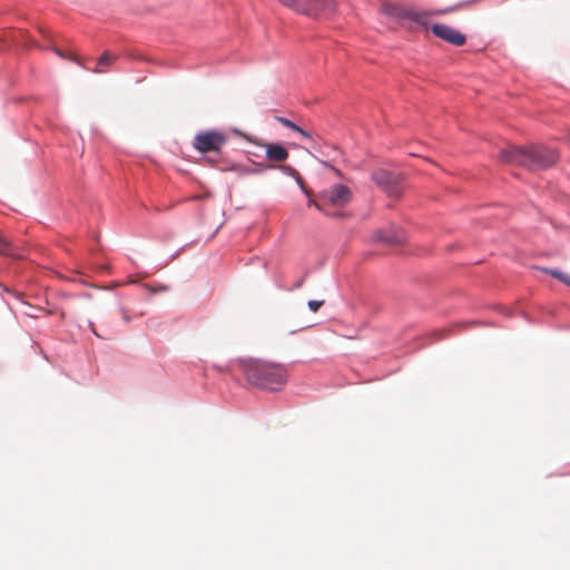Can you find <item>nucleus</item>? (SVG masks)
<instances>
[{
  "label": "nucleus",
  "instance_id": "obj_4",
  "mask_svg": "<svg viewBox=\"0 0 570 570\" xmlns=\"http://www.w3.org/2000/svg\"><path fill=\"white\" fill-rule=\"evenodd\" d=\"M382 12L395 18L402 24L411 21L416 24L425 26L428 22V14L411 6L384 3L382 6Z\"/></svg>",
  "mask_w": 570,
  "mask_h": 570
},
{
  "label": "nucleus",
  "instance_id": "obj_16",
  "mask_svg": "<svg viewBox=\"0 0 570 570\" xmlns=\"http://www.w3.org/2000/svg\"><path fill=\"white\" fill-rule=\"evenodd\" d=\"M323 304V301H309L307 305L312 312H317Z\"/></svg>",
  "mask_w": 570,
  "mask_h": 570
},
{
  "label": "nucleus",
  "instance_id": "obj_15",
  "mask_svg": "<svg viewBox=\"0 0 570 570\" xmlns=\"http://www.w3.org/2000/svg\"><path fill=\"white\" fill-rule=\"evenodd\" d=\"M11 243L0 234V254L16 256L11 250Z\"/></svg>",
  "mask_w": 570,
  "mask_h": 570
},
{
  "label": "nucleus",
  "instance_id": "obj_13",
  "mask_svg": "<svg viewBox=\"0 0 570 570\" xmlns=\"http://www.w3.org/2000/svg\"><path fill=\"white\" fill-rule=\"evenodd\" d=\"M278 168H279V169H281L285 175H287V176H292V177L296 178L297 183L301 185V187L303 188V190H304L306 194H308L307 189H306V188L304 187V185H303L302 177H301L299 173H298L295 168H293V167H291V166H287V165H281V166H278Z\"/></svg>",
  "mask_w": 570,
  "mask_h": 570
},
{
  "label": "nucleus",
  "instance_id": "obj_11",
  "mask_svg": "<svg viewBox=\"0 0 570 570\" xmlns=\"http://www.w3.org/2000/svg\"><path fill=\"white\" fill-rule=\"evenodd\" d=\"M116 57L111 56L108 52L102 53V56L98 59L97 66L94 69V72L101 73L106 71V68L111 66L115 61Z\"/></svg>",
  "mask_w": 570,
  "mask_h": 570
},
{
  "label": "nucleus",
  "instance_id": "obj_2",
  "mask_svg": "<svg viewBox=\"0 0 570 570\" xmlns=\"http://www.w3.org/2000/svg\"><path fill=\"white\" fill-rule=\"evenodd\" d=\"M499 157L503 163L524 166L531 170L550 167L558 159L553 149L543 146H531L529 148L511 146L502 149Z\"/></svg>",
  "mask_w": 570,
  "mask_h": 570
},
{
  "label": "nucleus",
  "instance_id": "obj_18",
  "mask_svg": "<svg viewBox=\"0 0 570 570\" xmlns=\"http://www.w3.org/2000/svg\"><path fill=\"white\" fill-rule=\"evenodd\" d=\"M90 326H91V331H92V333L97 335L96 330H95V327H94V324H92V323H90Z\"/></svg>",
  "mask_w": 570,
  "mask_h": 570
},
{
  "label": "nucleus",
  "instance_id": "obj_6",
  "mask_svg": "<svg viewBox=\"0 0 570 570\" xmlns=\"http://www.w3.org/2000/svg\"><path fill=\"white\" fill-rule=\"evenodd\" d=\"M432 31L436 37L456 47L463 46L466 41L463 33L448 24L436 23L432 27Z\"/></svg>",
  "mask_w": 570,
  "mask_h": 570
},
{
  "label": "nucleus",
  "instance_id": "obj_10",
  "mask_svg": "<svg viewBox=\"0 0 570 570\" xmlns=\"http://www.w3.org/2000/svg\"><path fill=\"white\" fill-rule=\"evenodd\" d=\"M372 179L375 181L376 185L383 187L390 193H394L392 189H390V186L393 184L395 179V175H393L392 173L386 171L384 169H377L372 174Z\"/></svg>",
  "mask_w": 570,
  "mask_h": 570
},
{
  "label": "nucleus",
  "instance_id": "obj_1",
  "mask_svg": "<svg viewBox=\"0 0 570 570\" xmlns=\"http://www.w3.org/2000/svg\"><path fill=\"white\" fill-rule=\"evenodd\" d=\"M239 367L247 382L261 389L278 391L287 382V371L282 364L261 360H240Z\"/></svg>",
  "mask_w": 570,
  "mask_h": 570
},
{
  "label": "nucleus",
  "instance_id": "obj_14",
  "mask_svg": "<svg viewBox=\"0 0 570 570\" xmlns=\"http://www.w3.org/2000/svg\"><path fill=\"white\" fill-rule=\"evenodd\" d=\"M543 272L549 274L550 276L559 279L563 284L570 286V275L569 274L563 273V272L558 271V269H552V268H544Z\"/></svg>",
  "mask_w": 570,
  "mask_h": 570
},
{
  "label": "nucleus",
  "instance_id": "obj_8",
  "mask_svg": "<svg viewBox=\"0 0 570 570\" xmlns=\"http://www.w3.org/2000/svg\"><path fill=\"white\" fill-rule=\"evenodd\" d=\"M263 147L269 161L282 163L288 158L287 149L279 144H264Z\"/></svg>",
  "mask_w": 570,
  "mask_h": 570
},
{
  "label": "nucleus",
  "instance_id": "obj_3",
  "mask_svg": "<svg viewBox=\"0 0 570 570\" xmlns=\"http://www.w3.org/2000/svg\"><path fill=\"white\" fill-rule=\"evenodd\" d=\"M352 199V193L345 185H335L328 189L323 190L318 200H309V205H313L318 210L327 214L326 207H343L347 205Z\"/></svg>",
  "mask_w": 570,
  "mask_h": 570
},
{
  "label": "nucleus",
  "instance_id": "obj_12",
  "mask_svg": "<svg viewBox=\"0 0 570 570\" xmlns=\"http://www.w3.org/2000/svg\"><path fill=\"white\" fill-rule=\"evenodd\" d=\"M277 120L279 124H282L283 126L301 134L303 137L305 138H311V135L304 130L303 128H301L299 126H297L296 124H294L292 120L287 119V118H284V117H277Z\"/></svg>",
  "mask_w": 570,
  "mask_h": 570
},
{
  "label": "nucleus",
  "instance_id": "obj_9",
  "mask_svg": "<svg viewBox=\"0 0 570 570\" xmlns=\"http://www.w3.org/2000/svg\"><path fill=\"white\" fill-rule=\"evenodd\" d=\"M374 238L386 244H402L405 240V235L401 229L377 230Z\"/></svg>",
  "mask_w": 570,
  "mask_h": 570
},
{
  "label": "nucleus",
  "instance_id": "obj_7",
  "mask_svg": "<svg viewBox=\"0 0 570 570\" xmlns=\"http://www.w3.org/2000/svg\"><path fill=\"white\" fill-rule=\"evenodd\" d=\"M301 2H306L307 7L309 6L315 10L312 14H306L311 18H322L333 13L336 9V2L334 0H301Z\"/></svg>",
  "mask_w": 570,
  "mask_h": 570
},
{
  "label": "nucleus",
  "instance_id": "obj_5",
  "mask_svg": "<svg viewBox=\"0 0 570 570\" xmlns=\"http://www.w3.org/2000/svg\"><path fill=\"white\" fill-rule=\"evenodd\" d=\"M227 142V136L218 130H203L199 131L194 140L193 147L202 153H219Z\"/></svg>",
  "mask_w": 570,
  "mask_h": 570
},
{
  "label": "nucleus",
  "instance_id": "obj_17",
  "mask_svg": "<svg viewBox=\"0 0 570 570\" xmlns=\"http://www.w3.org/2000/svg\"><path fill=\"white\" fill-rule=\"evenodd\" d=\"M55 52H56L59 57H61V58H63V59H70V60H73V61H78V59H77L76 55H73V53L66 55L65 52H62V51H61V50H59V49H55Z\"/></svg>",
  "mask_w": 570,
  "mask_h": 570
}]
</instances>
